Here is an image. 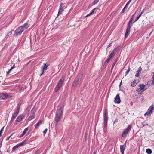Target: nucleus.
<instances>
[{"instance_id":"obj_1","label":"nucleus","mask_w":154,"mask_h":154,"mask_svg":"<svg viewBox=\"0 0 154 154\" xmlns=\"http://www.w3.org/2000/svg\"><path fill=\"white\" fill-rule=\"evenodd\" d=\"M63 107L61 106H59L57 108V109L55 114L54 118L56 125H57L58 123L60 120L62 116Z\"/></svg>"},{"instance_id":"obj_2","label":"nucleus","mask_w":154,"mask_h":154,"mask_svg":"<svg viewBox=\"0 0 154 154\" xmlns=\"http://www.w3.org/2000/svg\"><path fill=\"white\" fill-rule=\"evenodd\" d=\"M136 12H135L131 17L130 20L128 22L127 25V29L126 31V32L125 35V38H127L128 35H129L130 32V30L131 28L133 26V24L134 23V22H133V20L134 17L135 15Z\"/></svg>"},{"instance_id":"obj_3","label":"nucleus","mask_w":154,"mask_h":154,"mask_svg":"<svg viewBox=\"0 0 154 154\" xmlns=\"http://www.w3.org/2000/svg\"><path fill=\"white\" fill-rule=\"evenodd\" d=\"M20 105L18 104H17V108L14 110V112L12 115L11 119L10 121V123H12L15 119V118L18 115L20 109Z\"/></svg>"},{"instance_id":"obj_4","label":"nucleus","mask_w":154,"mask_h":154,"mask_svg":"<svg viewBox=\"0 0 154 154\" xmlns=\"http://www.w3.org/2000/svg\"><path fill=\"white\" fill-rule=\"evenodd\" d=\"M154 110V106L152 105L148 109L147 111L145 113L144 116L148 118L150 116L152 113L153 111Z\"/></svg>"},{"instance_id":"obj_5","label":"nucleus","mask_w":154,"mask_h":154,"mask_svg":"<svg viewBox=\"0 0 154 154\" xmlns=\"http://www.w3.org/2000/svg\"><path fill=\"white\" fill-rule=\"evenodd\" d=\"M104 117V125L105 128L107 127L108 121V112L106 109H104L103 114Z\"/></svg>"},{"instance_id":"obj_6","label":"nucleus","mask_w":154,"mask_h":154,"mask_svg":"<svg viewBox=\"0 0 154 154\" xmlns=\"http://www.w3.org/2000/svg\"><path fill=\"white\" fill-rule=\"evenodd\" d=\"M132 128L131 125H129L127 128L123 131L122 137H125L127 136L128 133L131 130Z\"/></svg>"},{"instance_id":"obj_7","label":"nucleus","mask_w":154,"mask_h":154,"mask_svg":"<svg viewBox=\"0 0 154 154\" xmlns=\"http://www.w3.org/2000/svg\"><path fill=\"white\" fill-rule=\"evenodd\" d=\"M139 86L140 88L137 89V91L139 94H141L144 91L145 85L144 84H140Z\"/></svg>"},{"instance_id":"obj_8","label":"nucleus","mask_w":154,"mask_h":154,"mask_svg":"<svg viewBox=\"0 0 154 154\" xmlns=\"http://www.w3.org/2000/svg\"><path fill=\"white\" fill-rule=\"evenodd\" d=\"M11 97V96L9 95L7 93L5 92L2 93L0 95V99H4L5 98H9Z\"/></svg>"},{"instance_id":"obj_9","label":"nucleus","mask_w":154,"mask_h":154,"mask_svg":"<svg viewBox=\"0 0 154 154\" xmlns=\"http://www.w3.org/2000/svg\"><path fill=\"white\" fill-rule=\"evenodd\" d=\"M81 75H78L75 79L74 82L72 84V86L75 87H76L78 83V82H79V79H80L81 77Z\"/></svg>"},{"instance_id":"obj_10","label":"nucleus","mask_w":154,"mask_h":154,"mask_svg":"<svg viewBox=\"0 0 154 154\" xmlns=\"http://www.w3.org/2000/svg\"><path fill=\"white\" fill-rule=\"evenodd\" d=\"M26 141V140H24L21 143H19L16 145L15 146H14L12 148V151L14 152L17 148L23 145L24 144H25Z\"/></svg>"},{"instance_id":"obj_11","label":"nucleus","mask_w":154,"mask_h":154,"mask_svg":"<svg viewBox=\"0 0 154 154\" xmlns=\"http://www.w3.org/2000/svg\"><path fill=\"white\" fill-rule=\"evenodd\" d=\"M23 32V30L20 29L19 27L15 31L14 35L15 36L20 35Z\"/></svg>"},{"instance_id":"obj_12","label":"nucleus","mask_w":154,"mask_h":154,"mask_svg":"<svg viewBox=\"0 0 154 154\" xmlns=\"http://www.w3.org/2000/svg\"><path fill=\"white\" fill-rule=\"evenodd\" d=\"M24 117L23 114H20L17 117L16 120L15 122V124H17V122H20Z\"/></svg>"},{"instance_id":"obj_13","label":"nucleus","mask_w":154,"mask_h":154,"mask_svg":"<svg viewBox=\"0 0 154 154\" xmlns=\"http://www.w3.org/2000/svg\"><path fill=\"white\" fill-rule=\"evenodd\" d=\"M64 5V4L63 3H61L60 5L59 9L58 16H59L61 14H62V12L63 11V7H64V6H63V5Z\"/></svg>"},{"instance_id":"obj_14","label":"nucleus","mask_w":154,"mask_h":154,"mask_svg":"<svg viewBox=\"0 0 154 154\" xmlns=\"http://www.w3.org/2000/svg\"><path fill=\"white\" fill-rule=\"evenodd\" d=\"M118 48L114 49L110 54L109 57L111 59L116 54L118 50Z\"/></svg>"},{"instance_id":"obj_15","label":"nucleus","mask_w":154,"mask_h":154,"mask_svg":"<svg viewBox=\"0 0 154 154\" xmlns=\"http://www.w3.org/2000/svg\"><path fill=\"white\" fill-rule=\"evenodd\" d=\"M118 48L114 49L110 54L109 57L111 59L116 54L118 50Z\"/></svg>"},{"instance_id":"obj_16","label":"nucleus","mask_w":154,"mask_h":154,"mask_svg":"<svg viewBox=\"0 0 154 154\" xmlns=\"http://www.w3.org/2000/svg\"><path fill=\"white\" fill-rule=\"evenodd\" d=\"M29 27V25L27 23H25L23 25L20 26V28L23 30V31L27 29Z\"/></svg>"},{"instance_id":"obj_17","label":"nucleus","mask_w":154,"mask_h":154,"mask_svg":"<svg viewBox=\"0 0 154 154\" xmlns=\"http://www.w3.org/2000/svg\"><path fill=\"white\" fill-rule=\"evenodd\" d=\"M115 100H114L115 103L119 104L120 103L121 100L119 97V95L118 94H117L115 97Z\"/></svg>"},{"instance_id":"obj_18","label":"nucleus","mask_w":154,"mask_h":154,"mask_svg":"<svg viewBox=\"0 0 154 154\" xmlns=\"http://www.w3.org/2000/svg\"><path fill=\"white\" fill-rule=\"evenodd\" d=\"M65 79V76H62L59 80L58 83L62 85Z\"/></svg>"},{"instance_id":"obj_19","label":"nucleus","mask_w":154,"mask_h":154,"mask_svg":"<svg viewBox=\"0 0 154 154\" xmlns=\"http://www.w3.org/2000/svg\"><path fill=\"white\" fill-rule=\"evenodd\" d=\"M125 147L123 145H121L120 146V150L122 154H124Z\"/></svg>"},{"instance_id":"obj_20","label":"nucleus","mask_w":154,"mask_h":154,"mask_svg":"<svg viewBox=\"0 0 154 154\" xmlns=\"http://www.w3.org/2000/svg\"><path fill=\"white\" fill-rule=\"evenodd\" d=\"M142 70V68L141 67H139L138 69L136 71V74L135 76L138 77L139 76V74L140 73V72Z\"/></svg>"},{"instance_id":"obj_21","label":"nucleus","mask_w":154,"mask_h":154,"mask_svg":"<svg viewBox=\"0 0 154 154\" xmlns=\"http://www.w3.org/2000/svg\"><path fill=\"white\" fill-rule=\"evenodd\" d=\"M61 85H60L57 83V85L56 86L54 89V91H55V92H57L59 90V89L61 87Z\"/></svg>"},{"instance_id":"obj_22","label":"nucleus","mask_w":154,"mask_h":154,"mask_svg":"<svg viewBox=\"0 0 154 154\" xmlns=\"http://www.w3.org/2000/svg\"><path fill=\"white\" fill-rule=\"evenodd\" d=\"M137 83V80H134L133 81L131 82V85L132 87H134L135 86Z\"/></svg>"},{"instance_id":"obj_23","label":"nucleus","mask_w":154,"mask_h":154,"mask_svg":"<svg viewBox=\"0 0 154 154\" xmlns=\"http://www.w3.org/2000/svg\"><path fill=\"white\" fill-rule=\"evenodd\" d=\"M44 67H43L42 69V73L41 74V75H40L41 76L42 75L43 73L44 72V70H47V67L48 66V65H46V64H45V63L44 64Z\"/></svg>"},{"instance_id":"obj_24","label":"nucleus","mask_w":154,"mask_h":154,"mask_svg":"<svg viewBox=\"0 0 154 154\" xmlns=\"http://www.w3.org/2000/svg\"><path fill=\"white\" fill-rule=\"evenodd\" d=\"M42 121L41 120H39L38 123L36 124L35 126V128L37 129L39 126L42 124Z\"/></svg>"},{"instance_id":"obj_25","label":"nucleus","mask_w":154,"mask_h":154,"mask_svg":"<svg viewBox=\"0 0 154 154\" xmlns=\"http://www.w3.org/2000/svg\"><path fill=\"white\" fill-rule=\"evenodd\" d=\"M28 129H29V128H28V127L26 128L24 130L23 133L20 135V137H22L23 136L26 134V132L28 131Z\"/></svg>"},{"instance_id":"obj_26","label":"nucleus","mask_w":154,"mask_h":154,"mask_svg":"<svg viewBox=\"0 0 154 154\" xmlns=\"http://www.w3.org/2000/svg\"><path fill=\"white\" fill-rule=\"evenodd\" d=\"M35 117V114L34 112L31 113V115L28 118V119L29 120H31L33 119Z\"/></svg>"},{"instance_id":"obj_27","label":"nucleus","mask_w":154,"mask_h":154,"mask_svg":"<svg viewBox=\"0 0 154 154\" xmlns=\"http://www.w3.org/2000/svg\"><path fill=\"white\" fill-rule=\"evenodd\" d=\"M98 9V8H95L93 9L90 13V14L91 15L95 13L96 12V10Z\"/></svg>"},{"instance_id":"obj_28","label":"nucleus","mask_w":154,"mask_h":154,"mask_svg":"<svg viewBox=\"0 0 154 154\" xmlns=\"http://www.w3.org/2000/svg\"><path fill=\"white\" fill-rule=\"evenodd\" d=\"M146 152L148 154H151L152 153V150L150 149H146Z\"/></svg>"},{"instance_id":"obj_29","label":"nucleus","mask_w":154,"mask_h":154,"mask_svg":"<svg viewBox=\"0 0 154 154\" xmlns=\"http://www.w3.org/2000/svg\"><path fill=\"white\" fill-rule=\"evenodd\" d=\"M14 66H12L11 68L7 72V75H8L10 73L11 71L14 68Z\"/></svg>"},{"instance_id":"obj_30","label":"nucleus","mask_w":154,"mask_h":154,"mask_svg":"<svg viewBox=\"0 0 154 154\" xmlns=\"http://www.w3.org/2000/svg\"><path fill=\"white\" fill-rule=\"evenodd\" d=\"M4 126L1 129V130L0 131V137L2 136V132L4 130Z\"/></svg>"},{"instance_id":"obj_31","label":"nucleus","mask_w":154,"mask_h":154,"mask_svg":"<svg viewBox=\"0 0 154 154\" xmlns=\"http://www.w3.org/2000/svg\"><path fill=\"white\" fill-rule=\"evenodd\" d=\"M141 15L140 14H139L138 15V16H137V17L135 19V20L134 22H136V21H137L138 20L139 18L141 17Z\"/></svg>"},{"instance_id":"obj_32","label":"nucleus","mask_w":154,"mask_h":154,"mask_svg":"<svg viewBox=\"0 0 154 154\" xmlns=\"http://www.w3.org/2000/svg\"><path fill=\"white\" fill-rule=\"evenodd\" d=\"M127 8L125 6V7H124L123 8L122 10V11L121 12V13H124L125 11V9H126Z\"/></svg>"},{"instance_id":"obj_33","label":"nucleus","mask_w":154,"mask_h":154,"mask_svg":"<svg viewBox=\"0 0 154 154\" xmlns=\"http://www.w3.org/2000/svg\"><path fill=\"white\" fill-rule=\"evenodd\" d=\"M111 59L109 57H108V58L107 60L105 61V63L106 64L107 63H108V62Z\"/></svg>"},{"instance_id":"obj_34","label":"nucleus","mask_w":154,"mask_h":154,"mask_svg":"<svg viewBox=\"0 0 154 154\" xmlns=\"http://www.w3.org/2000/svg\"><path fill=\"white\" fill-rule=\"evenodd\" d=\"M99 0H94L93 3L94 5H95L97 4L99 2Z\"/></svg>"},{"instance_id":"obj_35","label":"nucleus","mask_w":154,"mask_h":154,"mask_svg":"<svg viewBox=\"0 0 154 154\" xmlns=\"http://www.w3.org/2000/svg\"><path fill=\"white\" fill-rule=\"evenodd\" d=\"M118 60L117 59H115L114 62H113V64L112 65H113V66H115V65H116L117 61Z\"/></svg>"},{"instance_id":"obj_36","label":"nucleus","mask_w":154,"mask_h":154,"mask_svg":"<svg viewBox=\"0 0 154 154\" xmlns=\"http://www.w3.org/2000/svg\"><path fill=\"white\" fill-rule=\"evenodd\" d=\"M12 34V32H10L6 36V38H10L11 37V36H9V35H11Z\"/></svg>"},{"instance_id":"obj_37","label":"nucleus","mask_w":154,"mask_h":154,"mask_svg":"<svg viewBox=\"0 0 154 154\" xmlns=\"http://www.w3.org/2000/svg\"><path fill=\"white\" fill-rule=\"evenodd\" d=\"M130 2H130V1H128V2L126 4V5H125V6L127 8L128 6V5H129V4L130 3Z\"/></svg>"},{"instance_id":"obj_38","label":"nucleus","mask_w":154,"mask_h":154,"mask_svg":"<svg viewBox=\"0 0 154 154\" xmlns=\"http://www.w3.org/2000/svg\"><path fill=\"white\" fill-rule=\"evenodd\" d=\"M129 71H130V68H129L126 72V73H125L126 75L127 74H128V73Z\"/></svg>"},{"instance_id":"obj_39","label":"nucleus","mask_w":154,"mask_h":154,"mask_svg":"<svg viewBox=\"0 0 154 154\" xmlns=\"http://www.w3.org/2000/svg\"><path fill=\"white\" fill-rule=\"evenodd\" d=\"M36 111V110H35V109H34V108H33L31 110V113H32L33 112H34V113H35V112Z\"/></svg>"},{"instance_id":"obj_40","label":"nucleus","mask_w":154,"mask_h":154,"mask_svg":"<svg viewBox=\"0 0 154 154\" xmlns=\"http://www.w3.org/2000/svg\"><path fill=\"white\" fill-rule=\"evenodd\" d=\"M47 130H48V129H45L44 130V131H43V133L44 134H45L47 133Z\"/></svg>"},{"instance_id":"obj_41","label":"nucleus","mask_w":154,"mask_h":154,"mask_svg":"<svg viewBox=\"0 0 154 154\" xmlns=\"http://www.w3.org/2000/svg\"><path fill=\"white\" fill-rule=\"evenodd\" d=\"M118 122V119H116L114 121V123L115 124L116 122Z\"/></svg>"},{"instance_id":"obj_42","label":"nucleus","mask_w":154,"mask_h":154,"mask_svg":"<svg viewBox=\"0 0 154 154\" xmlns=\"http://www.w3.org/2000/svg\"><path fill=\"white\" fill-rule=\"evenodd\" d=\"M144 9H143L142 11L141 12V13L140 14L141 15V16L142 14L143 13V12H144Z\"/></svg>"},{"instance_id":"obj_43","label":"nucleus","mask_w":154,"mask_h":154,"mask_svg":"<svg viewBox=\"0 0 154 154\" xmlns=\"http://www.w3.org/2000/svg\"><path fill=\"white\" fill-rule=\"evenodd\" d=\"M10 137H10V136H9V137H8L6 138V141H8V140H9V138H10Z\"/></svg>"},{"instance_id":"obj_44","label":"nucleus","mask_w":154,"mask_h":154,"mask_svg":"<svg viewBox=\"0 0 154 154\" xmlns=\"http://www.w3.org/2000/svg\"><path fill=\"white\" fill-rule=\"evenodd\" d=\"M126 142H127V141L125 142L124 144L123 145V146H125V147L126 146Z\"/></svg>"},{"instance_id":"obj_45","label":"nucleus","mask_w":154,"mask_h":154,"mask_svg":"<svg viewBox=\"0 0 154 154\" xmlns=\"http://www.w3.org/2000/svg\"><path fill=\"white\" fill-rule=\"evenodd\" d=\"M152 84L153 85H154V79H153L152 81Z\"/></svg>"},{"instance_id":"obj_46","label":"nucleus","mask_w":154,"mask_h":154,"mask_svg":"<svg viewBox=\"0 0 154 154\" xmlns=\"http://www.w3.org/2000/svg\"><path fill=\"white\" fill-rule=\"evenodd\" d=\"M111 46V43H110L109 45H108L107 46V48H109Z\"/></svg>"},{"instance_id":"obj_47","label":"nucleus","mask_w":154,"mask_h":154,"mask_svg":"<svg viewBox=\"0 0 154 154\" xmlns=\"http://www.w3.org/2000/svg\"><path fill=\"white\" fill-rule=\"evenodd\" d=\"M91 14H90V13H89V14H88L86 16V17H88Z\"/></svg>"},{"instance_id":"obj_48","label":"nucleus","mask_w":154,"mask_h":154,"mask_svg":"<svg viewBox=\"0 0 154 154\" xmlns=\"http://www.w3.org/2000/svg\"><path fill=\"white\" fill-rule=\"evenodd\" d=\"M114 66H113V65H112V67H111V70H112V69L113 68Z\"/></svg>"},{"instance_id":"obj_49","label":"nucleus","mask_w":154,"mask_h":154,"mask_svg":"<svg viewBox=\"0 0 154 154\" xmlns=\"http://www.w3.org/2000/svg\"><path fill=\"white\" fill-rule=\"evenodd\" d=\"M96 154V151H94V152H93V154Z\"/></svg>"},{"instance_id":"obj_50","label":"nucleus","mask_w":154,"mask_h":154,"mask_svg":"<svg viewBox=\"0 0 154 154\" xmlns=\"http://www.w3.org/2000/svg\"><path fill=\"white\" fill-rule=\"evenodd\" d=\"M152 79H154V72L153 73V76H152Z\"/></svg>"},{"instance_id":"obj_51","label":"nucleus","mask_w":154,"mask_h":154,"mask_svg":"<svg viewBox=\"0 0 154 154\" xmlns=\"http://www.w3.org/2000/svg\"><path fill=\"white\" fill-rule=\"evenodd\" d=\"M122 81H121V82H120V84H119V86H120L122 84Z\"/></svg>"},{"instance_id":"obj_52","label":"nucleus","mask_w":154,"mask_h":154,"mask_svg":"<svg viewBox=\"0 0 154 154\" xmlns=\"http://www.w3.org/2000/svg\"><path fill=\"white\" fill-rule=\"evenodd\" d=\"M13 134H14V133H12V134L10 135V137H11V136H12V135Z\"/></svg>"},{"instance_id":"obj_53","label":"nucleus","mask_w":154,"mask_h":154,"mask_svg":"<svg viewBox=\"0 0 154 154\" xmlns=\"http://www.w3.org/2000/svg\"><path fill=\"white\" fill-rule=\"evenodd\" d=\"M152 33V32H151L149 34V36H150V35H151V34Z\"/></svg>"},{"instance_id":"obj_54","label":"nucleus","mask_w":154,"mask_h":154,"mask_svg":"<svg viewBox=\"0 0 154 154\" xmlns=\"http://www.w3.org/2000/svg\"><path fill=\"white\" fill-rule=\"evenodd\" d=\"M132 0H130L129 1H130V2H131V1H132Z\"/></svg>"},{"instance_id":"obj_55","label":"nucleus","mask_w":154,"mask_h":154,"mask_svg":"<svg viewBox=\"0 0 154 154\" xmlns=\"http://www.w3.org/2000/svg\"><path fill=\"white\" fill-rule=\"evenodd\" d=\"M30 41L31 42L32 40H31V39H30Z\"/></svg>"}]
</instances>
